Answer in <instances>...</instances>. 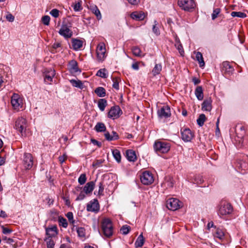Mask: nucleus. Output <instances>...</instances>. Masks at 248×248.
<instances>
[{"label": "nucleus", "mask_w": 248, "mask_h": 248, "mask_svg": "<svg viewBox=\"0 0 248 248\" xmlns=\"http://www.w3.org/2000/svg\"><path fill=\"white\" fill-rule=\"evenodd\" d=\"M28 126L29 124L27 119L21 116L16 119L14 127L21 136H26Z\"/></svg>", "instance_id": "1"}, {"label": "nucleus", "mask_w": 248, "mask_h": 248, "mask_svg": "<svg viewBox=\"0 0 248 248\" xmlns=\"http://www.w3.org/2000/svg\"><path fill=\"white\" fill-rule=\"evenodd\" d=\"M170 145L169 142L163 141H156L154 148L157 153H167L170 149Z\"/></svg>", "instance_id": "2"}, {"label": "nucleus", "mask_w": 248, "mask_h": 248, "mask_svg": "<svg viewBox=\"0 0 248 248\" xmlns=\"http://www.w3.org/2000/svg\"><path fill=\"white\" fill-rule=\"evenodd\" d=\"M11 103L13 108L19 110L23 107V99L18 93H14L11 99Z\"/></svg>", "instance_id": "3"}, {"label": "nucleus", "mask_w": 248, "mask_h": 248, "mask_svg": "<svg viewBox=\"0 0 248 248\" xmlns=\"http://www.w3.org/2000/svg\"><path fill=\"white\" fill-rule=\"evenodd\" d=\"M232 211V208L230 203L226 202L220 203L218 214L220 216H225L231 214Z\"/></svg>", "instance_id": "4"}, {"label": "nucleus", "mask_w": 248, "mask_h": 248, "mask_svg": "<svg viewBox=\"0 0 248 248\" xmlns=\"http://www.w3.org/2000/svg\"><path fill=\"white\" fill-rule=\"evenodd\" d=\"M106 46L104 43H99L96 48V53L98 62H103L106 57Z\"/></svg>", "instance_id": "5"}, {"label": "nucleus", "mask_w": 248, "mask_h": 248, "mask_svg": "<svg viewBox=\"0 0 248 248\" xmlns=\"http://www.w3.org/2000/svg\"><path fill=\"white\" fill-rule=\"evenodd\" d=\"M166 205L169 210L175 211L182 207L183 204L178 199L171 198L167 201Z\"/></svg>", "instance_id": "6"}, {"label": "nucleus", "mask_w": 248, "mask_h": 248, "mask_svg": "<svg viewBox=\"0 0 248 248\" xmlns=\"http://www.w3.org/2000/svg\"><path fill=\"white\" fill-rule=\"evenodd\" d=\"M33 165V158L30 153H25L24 154L23 166L25 170H30Z\"/></svg>", "instance_id": "7"}, {"label": "nucleus", "mask_w": 248, "mask_h": 248, "mask_svg": "<svg viewBox=\"0 0 248 248\" xmlns=\"http://www.w3.org/2000/svg\"><path fill=\"white\" fill-rule=\"evenodd\" d=\"M140 179L141 182L144 185H149L154 181L153 175L149 171L143 172L140 175Z\"/></svg>", "instance_id": "8"}, {"label": "nucleus", "mask_w": 248, "mask_h": 248, "mask_svg": "<svg viewBox=\"0 0 248 248\" xmlns=\"http://www.w3.org/2000/svg\"><path fill=\"white\" fill-rule=\"evenodd\" d=\"M178 4L182 9L189 11L195 7V4L193 0H179Z\"/></svg>", "instance_id": "9"}, {"label": "nucleus", "mask_w": 248, "mask_h": 248, "mask_svg": "<svg viewBox=\"0 0 248 248\" xmlns=\"http://www.w3.org/2000/svg\"><path fill=\"white\" fill-rule=\"evenodd\" d=\"M44 81L46 83L51 84L53 78L55 75V71L52 68H46L44 71Z\"/></svg>", "instance_id": "10"}, {"label": "nucleus", "mask_w": 248, "mask_h": 248, "mask_svg": "<svg viewBox=\"0 0 248 248\" xmlns=\"http://www.w3.org/2000/svg\"><path fill=\"white\" fill-rule=\"evenodd\" d=\"M122 112L119 106H114L111 108L108 112V117L113 119L120 117Z\"/></svg>", "instance_id": "11"}, {"label": "nucleus", "mask_w": 248, "mask_h": 248, "mask_svg": "<svg viewBox=\"0 0 248 248\" xmlns=\"http://www.w3.org/2000/svg\"><path fill=\"white\" fill-rule=\"evenodd\" d=\"M158 116L161 118H167L171 115L170 108L168 106H165L157 111Z\"/></svg>", "instance_id": "12"}, {"label": "nucleus", "mask_w": 248, "mask_h": 248, "mask_svg": "<svg viewBox=\"0 0 248 248\" xmlns=\"http://www.w3.org/2000/svg\"><path fill=\"white\" fill-rule=\"evenodd\" d=\"M193 137V133L189 128H185L181 130V137L184 141L186 142L190 141Z\"/></svg>", "instance_id": "13"}, {"label": "nucleus", "mask_w": 248, "mask_h": 248, "mask_svg": "<svg viewBox=\"0 0 248 248\" xmlns=\"http://www.w3.org/2000/svg\"><path fill=\"white\" fill-rule=\"evenodd\" d=\"M102 228L103 232H112L113 228L110 219L108 218L104 219L102 223Z\"/></svg>", "instance_id": "14"}, {"label": "nucleus", "mask_w": 248, "mask_h": 248, "mask_svg": "<svg viewBox=\"0 0 248 248\" xmlns=\"http://www.w3.org/2000/svg\"><path fill=\"white\" fill-rule=\"evenodd\" d=\"M68 69L72 74L80 73L81 71L78 67V62L75 60H72L68 64Z\"/></svg>", "instance_id": "15"}, {"label": "nucleus", "mask_w": 248, "mask_h": 248, "mask_svg": "<svg viewBox=\"0 0 248 248\" xmlns=\"http://www.w3.org/2000/svg\"><path fill=\"white\" fill-rule=\"evenodd\" d=\"M60 34L65 38H70L72 36V31L66 25H62L59 31Z\"/></svg>", "instance_id": "16"}, {"label": "nucleus", "mask_w": 248, "mask_h": 248, "mask_svg": "<svg viewBox=\"0 0 248 248\" xmlns=\"http://www.w3.org/2000/svg\"><path fill=\"white\" fill-rule=\"evenodd\" d=\"M246 131L245 127L243 126H241L239 127L237 130H236V136L235 138V140L239 143H242L243 138L245 135Z\"/></svg>", "instance_id": "17"}, {"label": "nucleus", "mask_w": 248, "mask_h": 248, "mask_svg": "<svg viewBox=\"0 0 248 248\" xmlns=\"http://www.w3.org/2000/svg\"><path fill=\"white\" fill-rule=\"evenodd\" d=\"M87 210L90 212H98L99 210V205L97 200L91 201L87 205Z\"/></svg>", "instance_id": "18"}, {"label": "nucleus", "mask_w": 248, "mask_h": 248, "mask_svg": "<svg viewBox=\"0 0 248 248\" xmlns=\"http://www.w3.org/2000/svg\"><path fill=\"white\" fill-rule=\"evenodd\" d=\"M146 15L145 13L142 11H135L132 12L130 15V17L137 21H141L144 19Z\"/></svg>", "instance_id": "19"}, {"label": "nucleus", "mask_w": 248, "mask_h": 248, "mask_svg": "<svg viewBox=\"0 0 248 248\" xmlns=\"http://www.w3.org/2000/svg\"><path fill=\"white\" fill-rule=\"evenodd\" d=\"M95 186V183L93 181L87 183L83 188L84 192L86 194H89L92 192Z\"/></svg>", "instance_id": "20"}, {"label": "nucleus", "mask_w": 248, "mask_h": 248, "mask_svg": "<svg viewBox=\"0 0 248 248\" xmlns=\"http://www.w3.org/2000/svg\"><path fill=\"white\" fill-rule=\"evenodd\" d=\"M211 103L212 100L211 98L205 100L202 105V110L203 111H210L212 109Z\"/></svg>", "instance_id": "21"}, {"label": "nucleus", "mask_w": 248, "mask_h": 248, "mask_svg": "<svg viewBox=\"0 0 248 248\" xmlns=\"http://www.w3.org/2000/svg\"><path fill=\"white\" fill-rule=\"evenodd\" d=\"M72 44L73 48L75 50L79 49L83 46V42L77 39H73L72 40Z\"/></svg>", "instance_id": "22"}, {"label": "nucleus", "mask_w": 248, "mask_h": 248, "mask_svg": "<svg viewBox=\"0 0 248 248\" xmlns=\"http://www.w3.org/2000/svg\"><path fill=\"white\" fill-rule=\"evenodd\" d=\"M174 184V180L173 178L170 176H167L165 178L164 182L162 186L166 188L172 187Z\"/></svg>", "instance_id": "23"}, {"label": "nucleus", "mask_w": 248, "mask_h": 248, "mask_svg": "<svg viewBox=\"0 0 248 248\" xmlns=\"http://www.w3.org/2000/svg\"><path fill=\"white\" fill-rule=\"evenodd\" d=\"M126 157L130 161H135L136 160L137 157L135 152L132 150H128L126 153Z\"/></svg>", "instance_id": "24"}, {"label": "nucleus", "mask_w": 248, "mask_h": 248, "mask_svg": "<svg viewBox=\"0 0 248 248\" xmlns=\"http://www.w3.org/2000/svg\"><path fill=\"white\" fill-rule=\"evenodd\" d=\"M90 9L91 12L96 16L98 19H100L101 18L102 16L100 12L96 5H91L90 7Z\"/></svg>", "instance_id": "25"}, {"label": "nucleus", "mask_w": 248, "mask_h": 248, "mask_svg": "<svg viewBox=\"0 0 248 248\" xmlns=\"http://www.w3.org/2000/svg\"><path fill=\"white\" fill-rule=\"evenodd\" d=\"M195 94L199 100H202L203 98V93L202 86H198L195 91Z\"/></svg>", "instance_id": "26"}, {"label": "nucleus", "mask_w": 248, "mask_h": 248, "mask_svg": "<svg viewBox=\"0 0 248 248\" xmlns=\"http://www.w3.org/2000/svg\"><path fill=\"white\" fill-rule=\"evenodd\" d=\"M222 70L224 71V72L230 74L233 72V68L228 62H224L223 63Z\"/></svg>", "instance_id": "27"}, {"label": "nucleus", "mask_w": 248, "mask_h": 248, "mask_svg": "<svg viewBox=\"0 0 248 248\" xmlns=\"http://www.w3.org/2000/svg\"><path fill=\"white\" fill-rule=\"evenodd\" d=\"M70 83L73 86L82 89L84 88V85L81 81L79 80L71 79L70 80Z\"/></svg>", "instance_id": "28"}, {"label": "nucleus", "mask_w": 248, "mask_h": 248, "mask_svg": "<svg viewBox=\"0 0 248 248\" xmlns=\"http://www.w3.org/2000/svg\"><path fill=\"white\" fill-rule=\"evenodd\" d=\"M98 107L101 111H103L107 106V101L105 99H100L98 101Z\"/></svg>", "instance_id": "29"}, {"label": "nucleus", "mask_w": 248, "mask_h": 248, "mask_svg": "<svg viewBox=\"0 0 248 248\" xmlns=\"http://www.w3.org/2000/svg\"><path fill=\"white\" fill-rule=\"evenodd\" d=\"M94 93L99 96V97H104L106 95V90L105 89L101 87H98L95 89L94 90Z\"/></svg>", "instance_id": "30"}, {"label": "nucleus", "mask_w": 248, "mask_h": 248, "mask_svg": "<svg viewBox=\"0 0 248 248\" xmlns=\"http://www.w3.org/2000/svg\"><path fill=\"white\" fill-rule=\"evenodd\" d=\"M162 70V65L161 64H156L153 68L152 73L153 76H155L160 74Z\"/></svg>", "instance_id": "31"}, {"label": "nucleus", "mask_w": 248, "mask_h": 248, "mask_svg": "<svg viewBox=\"0 0 248 248\" xmlns=\"http://www.w3.org/2000/svg\"><path fill=\"white\" fill-rule=\"evenodd\" d=\"M144 238L142 235V233H141L136 241L135 245L136 247H141L144 244Z\"/></svg>", "instance_id": "32"}, {"label": "nucleus", "mask_w": 248, "mask_h": 248, "mask_svg": "<svg viewBox=\"0 0 248 248\" xmlns=\"http://www.w3.org/2000/svg\"><path fill=\"white\" fill-rule=\"evenodd\" d=\"M94 129L98 132H104L106 131V127L102 123H98L94 127Z\"/></svg>", "instance_id": "33"}, {"label": "nucleus", "mask_w": 248, "mask_h": 248, "mask_svg": "<svg viewBox=\"0 0 248 248\" xmlns=\"http://www.w3.org/2000/svg\"><path fill=\"white\" fill-rule=\"evenodd\" d=\"M47 248H54L55 243L52 240L51 236H48L45 239Z\"/></svg>", "instance_id": "34"}, {"label": "nucleus", "mask_w": 248, "mask_h": 248, "mask_svg": "<svg viewBox=\"0 0 248 248\" xmlns=\"http://www.w3.org/2000/svg\"><path fill=\"white\" fill-rule=\"evenodd\" d=\"M196 59L198 61L200 67H203L204 65L202 55L201 52H197L196 53Z\"/></svg>", "instance_id": "35"}, {"label": "nucleus", "mask_w": 248, "mask_h": 248, "mask_svg": "<svg viewBox=\"0 0 248 248\" xmlns=\"http://www.w3.org/2000/svg\"><path fill=\"white\" fill-rule=\"evenodd\" d=\"M82 1L79 0L77 2H75L72 4V6L73 7L75 11L78 12L82 10Z\"/></svg>", "instance_id": "36"}, {"label": "nucleus", "mask_w": 248, "mask_h": 248, "mask_svg": "<svg viewBox=\"0 0 248 248\" xmlns=\"http://www.w3.org/2000/svg\"><path fill=\"white\" fill-rule=\"evenodd\" d=\"M112 153L115 160L118 162H120L121 159V155L120 151L117 149H115L112 151Z\"/></svg>", "instance_id": "37"}, {"label": "nucleus", "mask_w": 248, "mask_h": 248, "mask_svg": "<svg viewBox=\"0 0 248 248\" xmlns=\"http://www.w3.org/2000/svg\"><path fill=\"white\" fill-rule=\"evenodd\" d=\"M132 50L133 54L136 56L143 57L144 56V55H141L140 49L137 46L133 47L132 49Z\"/></svg>", "instance_id": "38"}, {"label": "nucleus", "mask_w": 248, "mask_h": 248, "mask_svg": "<svg viewBox=\"0 0 248 248\" xmlns=\"http://www.w3.org/2000/svg\"><path fill=\"white\" fill-rule=\"evenodd\" d=\"M231 16L232 17H238L241 18H245L247 16V15L241 12H232L231 13Z\"/></svg>", "instance_id": "39"}, {"label": "nucleus", "mask_w": 248, "mask_h": 248, "mask_svg": "<svg viewBox=\"0 0 248 248\" xmlns=\"http://www.w3.org/2000/svg\"><path fill=\"white\" fill-rule=\"evenodd\" d=\"M206 117L204 114H201L198 119L197 120V124L200 126H202L203 125L205 121Z\"/></svg>", "instance_id": "40"}, {"label": "nucleus", "mask_w": 248, "mask_h": 248, "mask_svg": "<svg viewBox=\"0 0 248 248\" xmlns=\"http://www.w3.org/2000/svg\"><path fill=\"white\" fill-rule=\"evenodd\" d=\"M207 229L209 232H218V231L216 228V227L214 225L213 222H210L207 225Z\"/></svg>", "instance_id": "41"}, {"label": "nucleus", "mask_w": 248, "mask_h": 248, "mask_svg": "<svg viewBox=\"0 0 248 248\" xmlns=\"http://www.w3.org/2000/svg\"><path fill=\"white\" fill-rule=\"evenodd\" d=\"M60 226H62L64 228L67 227V222L65 218L62 217H59L58 219Z\"/></svg>", "instance_id": "42"}, {"label": "nucleus", "mask_w": 248, "mask_h": 248, "mask_svg": "<svg viewBox=\"0 0 248 248\" xmlns=\"http://www.w3.org/2000/svg\"><path fill=\"white\" fill-rule=\"evenodd\" d=\"M120 80V78H112V81H113V84L112 87L113 88L117 90H118L119 89V81Z\"/></svg>", "instance_id": "43"}, {"label": "nucleus", "mask_w": 248, "mask_h": 248, "mask_svg": "<svg viewBox=\"0 0 248 248\" xmlns=\"http://www.w3.org/2000/svg\"><path fill=\"white\" fill-rule=\"evenodd\" d=\"M106 71H107L106 69L105 68L101 69L97 71V72L96 73V76L100 77L101 78H107V75H106Z\"/></svg>", "instance_id": "44"}, {"label": "nucleus", "mask_w": 248, "mask_h": 248, "mask_svg": "<svg viewBox=\"0 0 248 248\" xmlns=\"http://www.w3.org/2000/svg\"><path fill=\"white\" fill-rule=\"evenodd\" d=\"M87 180L86 174L84 173L81 174L78 179V183L81 185H83L85 183Z\"/></svg>", "instance_id": "45"}, {"label": "nucleus", "mask_w": 248, "mask_h": 248, "mask_svg": "<svg viewBox=\"0 0 248 248\" xmlns=\"http://www.w3.org/2000/svg\"><path fill=\"white\" fill-rule=\"evenodd\" d=\"M158 24L157 21L156 20L154 21V24L153 27V31L155 34L156 35H158L160 34V31L158 28L156 26Z\"/></svg>", "instance_id": "46"}, {"label": "nucleus", "mask_w": 248, "mask_h": 248, "mask_svg": "<svg viewBox=\"0 0 248 248\" xmlns=\"http://www.w3.org/2000/svg\"><path fill=\"white\" fill-rule=\"evenodd\" d=\"M50 17L48 16H45L42 18V21L45 25H48L50 22Z\"/></svg>", "instance_id": "47"}, {"label": "nucleus", "mask_w": 248, "mask_h": 248, "mask_svg": "<svg viewBox=\"0 0 248 248\" xmlns=\"http://www.w3.org/2000/svg\"><path fill=\"white\" fill-rule=\"evenodd\" d=\"M175 46L178 50L181 55L183 56L184 53V51L183 48V46L181 44L175 43Z\"/></svg>", "instance_id": "48"}, {"label": "nucleus", "mask_w": 248, "mask_h": 248, "mask_svg": "<svg viewBox=\"0 0 248 248\" xmlns=\"http://www.w3.org/2000/svg\"><path fill=\"white\" fill-rule=\"evenodd\" d=\"M131 228L129 226L125 225L122 226L120 229L121 232H129L131 231Z\"/></svg>", "instance_id": "49"}, {"label": "nucleus", "mask_w": 248, "mask_h": 248, "mask_svg": "<svg viewBox=\"0 0 248 248\" xmlns=\"http://www.w3.org/2000/svg\"><path fill=\"white\" fill-rule=\"evenodd\" d=\"M50 14L53 17L57 18L59 16V11L57 9H53L50 12Z\"/></svg>", "instance_id": "50"}, {"label": "nucleus", "mask_w": 248, "mask_h": 248, "mask_svg": "<svg viewBox=\"0 0 248 248\" xmlns=\"http://www.w3.org/2000/svg\"><path fill=\"white\" fill-rule=\"evenodd\" d=\"M220 12V10L219 8L215 9L213 11V13L212 14V18L213 20H214L215 19H216L217 17V15L219 14Z\"/></svg>", "instance_id": "51"}, {"label": "nucleus", "mask_w": 248, "mask_h": 248, "mask_svg": "<svg viewBox=\"0 0 248 248\" xmlns=\"http://www.w3.org/2000/svg\"><path fill=\"white\" fill-rule=\"evenodd\" d=\"M50 231L54 232H57V227L56 225H52L51 227L48 228L46 229V232H49Z\"/></svg>", "instance_id": "52"}, {"label": "nucleus", "mask_w": 248, "mask_h": 248, "mask_svg": "<svg viewBox=\"0 0 248 248\" xmlns=\"http://www.w3.org/2000/svg\"><path fill=\"white\" fill-rule=\"evenodd\" d=\"M66 216L68 218L70 222L72 223L74 222L73 214L72 212H68L66 214Z\"/></svg>", "instance_id": "53"}, {"label": "nucleus", "mask_w": 248, "mask_h": 248, "mask_svg": "<svg viewBox=\"0 0 248 248\" xmlns=\"http://www.w3.org/2000/svg\"><path fill=\"white\" fill-rule=\"evenodd\" d=\"M105 137L106 139L108 141L116 140V138H113L112 136L110 135L108 132H106L105 134Z\"/></svg>", "instance_id": "54"}, {"label": "nucleus", "mask_w": 248, "mask_h": 248, "mask_svg": "<svg viewBox=\"0 0 248 248\" xmlns=\"http://www.w3.org/2000/svg\"><path fill=\"white\" fill-rule=\"evenodd\" d=\"M1 228L2 229V232L5 233V232H11L12 230L8 226H1Z\"/></svg>", "instance_id": "55"}, {"label": "nucleus", "mask_w": 248, "mask_h": 248, "mask_svg": "<svg viewBox=\"0 0 248 248\" xmlns=\"http://www.w3.org/2000/svg\"><path fill=\"white\" fill-rule=\"evenodd\" d=\"M6 19L9 22H13L15 19V17L11 14H8L6 16Z\"/></svg>", "instance_id": "56"}, {"label": "nucleus", "mask_w": 248, "mask_h": 248, "mask_svg": "<svg viewBox=\"0 0 248 248\" xmlns=\"http://www.w3.org/2000/svg\"><path fill=\"white\" fill-rule=\"evenodd\" d=\"M104 186L103 183L102 182L99 183V190H98V194L99 195H102L103 194V192L104 191Z\"/></svg>", "instance_id": "57"}, {"label": "nucleus", "mask_w": 248, "mask_h": 248, "mask_svg": "<svg viewBox=\"0 0 248 248\" xmlns=\"http://www.w3.org/2000/svg\"><path fill=\"white\" fill-rule=\"evenodd\" d=\"M224 236V233H214V237L217 238L219 239H222Z\"/></svg>", "instance_id": "58"}, {"label": "nucleus", "mask_w": 248, "mask_h": 248, "mask_svg": "<svg viewBox=\"0 0 248 248\" xmlns=\"http://www.w3.org/2000/svg\"><path fill=\"white\" fill-rule=\"evenodd\" d=\"M102 237L104 239L109 238L113 235V233H102Z\"/></svg>", "instance_id": "59"}, {"label": "nucleus", "mask_w": 248, "mask_h": 248, "mask_svg": "<svg viewBox=\"0 0 248 248\" xmlns=\"http://www.w3.org/2000/svg\"><path fill=\"white\" fill-rule=\"evenodd\" d=\"M129 3L132 5H138L140 2V0H127Z\"/></svg>", "instance_id": "60"}, {"label": "nucleus", "mask_w": 248, "mask_h": 248, "mask_svg": "<svg viewBox=\"0 0 248 248\" xmlns=\"http://www.w3.org/2000/svg\"><path fill=\"white\" fill-rule=\"evenodd\" d=\"M139 63L138 62H135L134 63H133L132 64V68L135 70H139Z\"/></svg>", "instance_id": "61"}, {"label": "nucleus", "mask_w": 248, "mask_h": 248, "mask_svg": "<svg viewBox=\"0 0 248 248\" xmlns=\"http://www.w3.org/2000/svg\"><path fill=\"white\" fill-rule=\"evenodd\" d=\"M66 157L64 155H63L62 156H59V161L60 162V163L61 164H62L63 162H64V161L66 159Z\"/></svg>", "instance_id": "62"}, {"label": "nucleus", "mask_w": 248, "mask_h": 248, "mask_svg": "<svg viewBox=\"0 0 248 248\" xmlns=\"http://www.w3.org/2000/svg\"><path fill=\"white\" fill-rule=\"evenodd\" d=\"M84 197H85L84 194L82 192H81L79 194V195L78 196V197L77 198L76 200H77V201L82 200L84 198Z\"/></svg>", "instance_id": "63"}, {"label": "nucleus", "mask_w": 248, "mask_h": 248, "mask_svg": "<svg viewBox=\"0 0 248 248\" xmlns=\"http://www.w3.org/2000/svg\"><path fill=\"white\" fill-rule=\"evenodd\" d=\"M7 217L6 213L3 210H0V217L5 218Z\"/></svg>", "instance_id": "64"}]
</instances>
